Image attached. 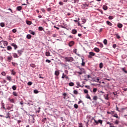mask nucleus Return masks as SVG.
I'll return each mask as SVG.
<instances>
[{"label": "nucleus", "mask_w": 127, "mask_h": 127, "mask_svg": "<svg viewBox=\"0 0 127 127\" xmlns=\"http://www.w3.org/2000/svg\"><path fill=\"white\" fill-rule=\"evenodd\" d=\"M93 120L94 121V123H93L94 126H97V125H99V124H100V125L103 124V120H98V121H97V120H96V119H94V118H92L91 119V121H93Z\"/></svg>", "instance_id": "nucleus-1"}, {"label": "nucleus", "mask_w": 127, "mask_h": 127, "mask_svg": "<svg viewBox=\"0 0 127 127\" xmlns=\"http://www.w3.org/2000/svg\"><path fill=\"white\" fill-rule=\"evenodd\" d=\"M64 59L66 62H73L74 61V58L72 57H65Z\"/></svg>", "instance_id": "nucleus-2"}, {"label": "nucleus", "mask_w": 127, "mask_h": 127, "mask_svg": "<svg viewBox=\"0 0 127 127\" xmlns=\"http://www.w3.org/2000/svg\"><path fill=\"white\" fill-rule=\"evenodd\" d=\"M89 55L88 56V58H90V59L92 58L93 56H95L96 55V54L93 53V52H90L89 53Z\"/></svg>", "instance_id": "nucleus-3"}, {"label": "nucleus", "mask_w": 127, "mask_h": 127, "mask_svg": "<svg viewBox=\"0 0 127 127\" xmlns=\"http://www.w3.org/2000/svg\"><path fill=\"white\" fill-rule=\"evenodd\" d=\"M17 53L19 56H21V55H22V53H23V50H17Z\"/></svg>", "instance_id": "nucleus-4"}, {"label": "nucleus", "mask_w": 127, "mask_h": 127, "mask_svg": "<svg viewBox=\"0 0 127 127\" xmlns=\"http://www.w3.org/2000/svg\"><path fill=\"white\" fill-rule=\"evenodd\" d=\"M74 42L73 41H71L70 42H69V43H68V45L69 47H72V46H73V45H74Z\"/></svg>", "instance_id": "nucleus-5"}, {"label": "nucleus", "mask_w": 127, "mask_h": 127, "mask_svg": "<svg viewBox=\"0 0 127 127\" xmlns=\"http://www.w3.org/2000/svg\"><path fill=\"white\" fill-rule=\"evenodd\" d=\"M62 79H64V78H65V79H69V77L67 76L66 74H64V73H63V76L62 77Z\"/></svg>", "instance_id": "nucleus-6"}, {"label": "nucleus", "mask_w": 127, "mask_h": 127, "mask_svg": "<svg viewBox=\"0 0 127 127\" xmlns=\"http://www.w3.org/2000/svg\"><path fill=\"white\" fill-rule=\"evenodd\" d=\"M11 46H13V47H14L15 50H16V49H17V45H15L14 43L11 44Z\"/></svg>", "instance_id": "nucleus-7"}, {"label": "nucleus", "mask_w": 127, "mask_h": 127, "mask_svg": "<svg viewBox=\"0 0 127 127\" xmlns=\"http://www.w3.org/2000/svg\"><path fill=\"white\" fill-rule=\"evenodd\" d=\"M13 56L14 58H18V57H19L18 56V55H17V54H16L15 53H13Z\"/></svg>", "instance_id": "nucleus-8"}, {"label": "nucleus", "mask_w": 127, "mask_h": 127, "mask_svg": "<svg viewBox=\"0 0 127 127\" xmlns=\"http://www.w3.org/2000/svg\"><path fill=\"white\" fill-rule=\"evenodd\" d=\"M59 74H60V72L58 70H56L55 72V75L56 76H59Z\"/></svg>", "instance_id": "nucleus-9"}, {"label": "nucleus", "mask_w": 127, "mask_h": 127, "mask_svg": "<svg viewBox=\"0 0 127 127\" xmlns=\"http://www.w3.org/2000/svg\"><path fill=\"white\" fill-rule=\"evenodd\" d=\"M16 9L18 10L19 11H20V10L22 9V7H21V6H18L17 7Z\"/></svg>", "instance_id": "nucleus-10"}, {"label": "nucleus", "mask_w": 127, "mask_h": 127, "mask_svg": "<svg viewBox=\"0 0 127 127\" xmlns=\"http://www.w3.org/2000/svg\"><path fill=\"white\" fill-rule=\"evenodd\" d=\"M81 59H82L81 66H85V64H86V63L84 62V59L83 58H81Z\"/></svg>", "instance_id": "nucleus-11"}, {"label": "nucleus", "mask_w": 127, "mask_h": 127, "mask_svg": "<svg viewBox=\"0 0 127 127\" xmlns=\"http://www.w3.org/2000/svg\"><path fill=\"white\" fill-rule=\"evenodd\" d=\"M106 23L107 24H108V25H109V26H112V25H113V24L111 23V22H110L109 21H107Z\"/></svg>", "instance_id": "nucleus-12"}, {"label": "nucleus", "mask_w": 127, "mask_h": 127, "mask_svg": "<svg viewBox=\"0 0 127 127\" xmlns=\"http://www.w3.org/2000/svg\"><path fill=\"white\" fill-rule=\"evenodd\" d=\"M86 98L87 99H89V100H90V101H92V99L91 98V97H90V95H89V94H87V95L86 96Z\"/></svg>", "instance_id": "nucleus-13"}, {"label": "nucleus", "mask_w": 127, "mask_h": 127, "mask_svg": "<svg viewBox=\"0 0 127 127\" xmlns=\"http://www.w3.org/2000/svg\"><path fill=\"white\" fill-rule=\"evenodd\" d=\"M71 33L72 34H76L77 33V31L76 29H73L72 30Z\"/></svg>", "instance_id": "nucleus-14"}, {"label": "nucleus", "mask_w": 127, "mask_h": 127, "mask_svg": "<svg viewBox=\"0 0 127 127\" xmlns=\"http://www.w3.org/2000/svg\"><path fill=\"white\" fill-rule=\"evenodd\" d=\"M114 118H116V119H118V120H120V117H119V116H118V114H115L113 115Z\"/></svg>", "instance_id": "nucleus-15"}, {"label": "nucleus", "mask_w": 127, "mask_h": 127, "mask_svg": "<svg viewBox=\"0 0 127 127\" xmlns=\"http://www.w3.org/2000/svg\"><path fill=\"white\" fill-rule=\"evenodd\" d=\"M117 26H118V27H119V28H122V27H123V25L122 24L119 23L117 24Z\"/></svg>", "instance_id": "nucleus-16"}, {"label": "nucleus", "mask_w": 127, "mask_h": 127, "mask_svg": "<svg viewBox=\"0 0 127 127\" xmlns=\"http://www.w3.org/2000/svg\"><path fill=\"white\" fill-rule=\"evenodd\" d=\"M73 53H75V54H76V55H78V56H80V55L77 54V49H75L73 50Z\"/></svg>", "instance_id": "nucleus-17"}, {"label": "nucleus", "mask_w": 127, "mask_h": 127, "mask_svg": "<svg viewBox=\"0 0 127 127\" xmlns=\"http://www.w3.org/2000/svg\"><path fill=\"white\" fill-rule=\"evenodd\" d=\"M103 8L104 10H107L108 9V6L104 5L103 6Z\"/></svg>", "instance_id": "nucleus-18"}, {"label": "nucleus", "mask_w": 127, "mask_h": 127, "mask_svg": "<svg viewBox=\"0 0 127 127\" xmlns=\"http://www.w3.org/2000/svg\"><path fill=\"white\" fill-rule=\"evenodd\" d=\"M12 49V48H11V47H10V46H8L7 47V50H8V51H10V50H11Z\"/></svg>", "instance_id": "nucleus-19"}, {"label": "nucleus", "mask_w": 127, "mask_h": 127, "mask_svg": "<svg viewBox=\"0 0 127 127\" xmlns=\"http://www.w3.org/2000/svg\"><path fill=\"white\" fill-rule=\"evenodd\" d=\"M94 51H95V52H100V49L98 48H94Z\"/></svg>", "instance_id": "nucleus-20"}, {"label": "nucleus", "mask_w": 127, "mask_h": 127, "mask_svg": "<svg viewBox=\"0 0 127 127\" xmlns=\"http://www.w3.org/2000/svg\"><path fill=\"white\" fill-rule=\"evenodd\" d=\"M6 78H7V80H8V81H9L10 82V81H11V76H6Z\"/></svg>", "instance_id": "nucleus-21"}, {"label": "nucleus", "mask_w": 127, "mask_h": 127, "mask_svg": "<svg viewBox=\"0 0 127 127\" xmlns=\"http://www.w3.org/2000/svg\"><path fill=\"white\" fill-rule=\"evenodd\" d=\"M8 101H9L11 103H14V99H13L8 98Z\"/></svg>", "instance_id": "nucleus-22"}, {"label": "nucleus", "mask_w": 127, "mask_h": 127, "mask_svg": "<svg viewBox=\"0 0 127 127\" xmlns=\"http://www.w3.org/2000/svg\"><path fill=\"white\" fill-rule=\"evenodd\" d=\"M12 94L13 96H14L15 97H17V96H18V95L17 94V93H16V92L15 91H13Z\"/></svg>", "instance_id": "nucleus-23"}, {"label": "nucleus", "mask_w": 127, "mask_h": 127, "mask_svg": "<svg viewBox=\"0 0 127 127\" xmlns=\"http://www.w3.org/2000/svg\"><path fill=\"white\" fill-rule=\"evenodd\" d=\"M29 33H30V34H32V35H35V33L31 30H29Z\"/></svg>", "instance_id": "nucleus-24"}, {"label": "nucleus", "mask_w": 127, "mask_h": 127, "mask_svg": "<svg viewBox=\"0 0 127 127\" xmlns=\"http://www.w3.org/2000/svg\"><path fill=\"white\" fill-rule=\"evenodd\" d=\"M103 43L105 44V45H107L108 44V40H107V39L104 40Z\"/></svg>", "instance_id": "nucleus-25"}, {"label": "nucleus", "mask_w": 127, "mask_h": 127, "mask_svg": "<svg viewBox=\"0 0 127 127\" xmlns=\"http://www.w3.org/2000/svg\"><path fill=\"white\" fill-rule=\"evenodd\" d=\"M93 100L94 101H97V100H98V96H94L93 98Z\"/></svg>", "instance_id": "nucleus-26"}, {"label": "nucleus", "mask_w": 127, "mask_h": 127, "mask_svg": "<svg viewBox=\"0 0 127 127\" xmlns=\"http://www.w3.org/2000/svg\"><path fill=\"white\" fill-rule=\"evenodd\" d=\"M46 56H50V52H46Z\"/></svg>", "instance_id": "nucleus-27"}, {"label": "nucleus", "mask_w": 127, "mask_h": 127, "mask_svg": "<svg viewBox=\"0 0 127 127\" xmlns=\"http://www.w3.org/2000/svg\"><path fill=\"white\" fill-rule=\"evenodd\" d=\"M12 89L13 90V91H15V90H16V86L13 85L12 86Z\"/></svg>", "instance_id": "nucleus-28"}, {"label": "nucleus", "mask_w": 127, "mask_h": 127, "mask_svg": "<svg viewBox=\"0 0 127 127\" xmlns=\"http://www.w3.org/2000/svg\"><path fill=\"white\" fill-rule=\"evenodd\" d=\"M11 74L12 75H15V74H16V72H15V71H14V70L12 69L11 71Z\"/></svg>", "instance_id": "nucleus-29"}, {"label": "nucleus", "mask_w": 127, "mask_h": 127, "mask_svg": "<svg viewBox=\"0 0 127 127\" xmlns=\"http://www.w3.org/2000/svg\"><path fill=\"white\" fill-rule=\"evenodd\" d=\"M30 66L31 67H32V68H35V67H36V65H35L34 64H32L30 65Z\"/></svg>", "instance_id": "nucleus-30"}, {"label": "nucleus", "mask_w": 127, "mask_h": 127, "mask_svg": "<svg viewBox=\"0 0 127 127\" xmlns=\"http://www.w3.org/2000/svg\"><path fill=\"white\" fill-rule=\"evenodd\" d=\"M83 91H84V94H88V93H89V91H88V90H87V89H84L83 90Z\"/></svg>", "instance_id": "nucleus-31"}, {"label": "nucleus", "mask_w": 127, "mask_h": 127, "mask_svg": "<svg viewBox=\"0 0 127 127\" xmlns=\"http://www.w3.org/2000/svg\"><path fill=\"white\" fill-rule=\"evenodd\" d=\"M99 81H100V79L98 77L96 79H96L93 80V82H99Z\"/></svg>", "instance_id": "nucleus-32"}, {"label": "nucleus", "mask_w": 127, "mask_h": 127, "mask_svg": "<svg viewBox=\"0 0 127 127\" xmlns=\"http://www.w3.org/2000/svg\"><path fill=\"white\" fill-rule=\"evenodd\" d=\"M73 94H74V95H78V91L74 90L73 91Z\"/></svg>", "instance_id": "nucleus-33"}, {"label": "nucleus", "mask_w": 127, "mask_h": 127, "mask_svg": "<svg viewBox=\"0 0 127 127\" xmlns=\"http://www.w3.org/2000/svg\"><path fill=\"white\" fill-rule=\"evenodd\" d=\"M79 0H73V3H78L79 2Z\"/></svg>", "instance_id": "nucleus-34"}, {"label": "nucleus", "mask_w": 127, "mask_h": 127, "mask_svg": "<svg viewBox=\"0 0 127 127\" xmlns=\"http://www.w3.org/2000/svg\"><path fill=\"white\" fill-rule=\"evenodd\" d=\"M27 38L28 39H31V36L30 34H28L27 35Z\"/></svg>", "instance_id": "nucleus-35"}, {"label": "nucleus", "mask_w": 127, "mask_h": 127, "mask_svg": "<svg viewBox=\"0 0 127 127\" xmlns=\"http://www.w3.org/2000/svg\"><path fill=\"white\" fill-rule=\"evenodd\" d=\"M122 71H123V72H125V73H127V71L126 70V68L125 67H123L122 68Z\"/></svg>", "instance_id": "nucleus-36"}, {"label": "nucleus", "mask_w": 127, "mask_h": 127, "mask_svg": "<svg viewBox=\"0 0 127 127\" xmlns=\"http://www.w3.org/2000/svg\"><path fill=\"white\" fill-rule=\"evenodd\" d=\"M34 93L35 94H38L39 93V91L36 89L34 90Z\"/></svg>", "instance_id": "nucleus-37"}, {"label": "nucleus", "mask_w": 127, "mask_h": 127, "mask_svg": "<svg viewBox=\"0 0 127 127\" xmlns=\"http://www.w3.org/2000/svg\"><path fill=\"white\" fill-rule=\"evenodd\" d=\"M80 72L82 73H85V69L84 68H80Z\"/></svg>", "instance_id": "nucleus-38"}, {"label": "nucleus", "mask_w": 127, "mask_h": 127, "mask_svg": "<svg viewBox=\"0 0 127 127\" xmlns=\"http://www.w3.org/2000/svg\"><path fill=\"white\" fill-rule=\"evenodd\" d=\"M74 108H75V109H78V108H79V106H78V104H74Z\"/></svg>", "instance_id": "nucleus-39"}, {"label": "nucleus", "mask_w": 127, "mask_h": 127, "mask_svg": "<svg viewBox=\"0 0 127 127\" xmlns=\"http://www.w3.org/2000/svg\"><path fill=\"white\" fill-rule=\"evenodd\" d=\"M0 25L1 27H4V25H5L4 23L3 22L0 23Z\"/></svg>", "instance_id": "nucleus-40"}, {"label": "nucleus", "mask_w": 127, "mask_h": 127, "mask_svg": "<svg viewBox=\"0 0 127 127\" xmlns=\"http://www.w3.org/2000/svg\"><path fill=\"white\" fill-rule=\"evenodd\" d=\"M108 19L112 20V19H114V17L113 16H109Z\"/></svg>", "instance_id": "nucleus-41"}, {"label": "nucleus", "mask_w": 127, "mask_h": 127, "mask_svg": "<svg viewBox=\"0 0 127 127\" xmlns=\"http://www.w3.org/2000/svg\"><path fill=\"white\" fill-rule=\"evenodd\" d=\"M99 68H100V69H102V68H103V63H101L99 64Z\"/></svg>", "instance_id": "nucleus-42"}, {"label": "nucleus", "mask_w": 127, "mask_h": 127, "mask_svg": "<svg viewBox=\"0 0 127 127\" xmlns=\"http://www.w3.org/2000/svg\"><path fill=\"white\" fill-rule=\"evenodd\" d=\"M69 86H70V87H73V86H74V83L73 82H70L69 83Z\"/></svg>", "instance_id": "nucleus-43"}, {"label": "nucleus", "mask_w": 127, "mask_h": 127, "mask_svg": "<svg viewBox=\"0 0 127 127\" xmlns=\"http://www.w3.org/2000/svg\"><path fill=\"white\" fill-rule=\"evenodd\" d=\"M27 24H28V25H30L31 24V21H26Z\"/></svg>", "instance_id": "nucleus-44"}, {"label": "nucleus", "mask_w": 127, "mask_h": 127, "mask_svg": "<svg viewBox=\"0 0 127 127\" xmlns=\"http://www.w3.org/2000/svg\"><path fill=\"white\" fill-rule=\"evenodd\" d=\"M38 29H39V30H40V31H42V30H43V27H39L38 28Z\"/></svg>", "instance_id": "nucleus-45"}, {"label": "nucleus", "mask_w": 127, "mask_h": 127, "mask_svg": "<svg viewBox=\"0 0 127 127\" xmlns=\"http://www.w3.org/2000/svg\"><path fill=\"white\" fill-rule=\"evenodd\" d=\"M27 85H28V86H31V85H32V82L31 81H29L27 83Z\"/></svg>", "instance_id": "nucleus-46"}, {"label": "nucleus", "mask_w": 127, "mask_h": 127, "mask_svg": "<svg viewBox=\"0 0 127 127\" xmlns=\"http://www.w3.org/2000/svg\"><path fill=\"white\" fill-rule=\"evenodd\" d=\"M119 123H120V121H119V120H116L115 121L114 124H115V125H118Z\"/></svg>", "instance_id": "nucleus-47"}, {"label": "nucleus", "mask_w": 127, "mask_h": 127, "mask_svg": "<svg viewBox=\"0 0 127 127\" xmlns=\"http://www.w3.org/2000/svg\"><path fill=\"white\" fill-rule=\"evenodd\" d=\"M1 75L2 76H5V75H6V73H5V72L4 71H2L1 73Z\"/></svg>", "instance_id": "nucleus-48"}, {"label": "nucleus", "mask_w": 127, "mask_h": 127, "mask_svg": "<svg viewBox=\"0 0 127 127\" xmlns=\"http://www.w3.org/2000/svg\"><path fill=\"white\" fill-rule=\"evenodd\" d=\"M116 36L117 37V38L118 39H120V38H121V36H120V35H119V34H116Z\"/></svg>", "instance_id": "nucleus-49"}, {"label": "nucleus", "mask_w": 127, "mask_h": 127, "mask_svg": "<svg viewBox=\"0 0 127 127\" xmlns=\"http://www.w3.org/2000/svg\"><path fill=\"white\" fill-rule=\"evenodd\" d=\"M86 21H87V20H86V19H82V22L83 23H86Z\"/></svg>", "instance_id": "nucleus-50"}, {"label": "nucleus", "mask_w": 127, "mask_h": 127, "mask_svg": "<svg viewBox=\"0 0 127 127\" xmlns=\"http://www.w3.org/2000/svg\"><path fill=\"white\" fill-rule=\"evenodd\" d=\"M46 120H47L46 118H44L42 120V123H45L46 122Z\"/></svg>", "instance_id": "nucleus-51"}, {"label": "nucleus", "mask_w": 127, "mask_h": 127, "mask_svg": "<svg viewBox=\"0 0 127 127\" xmlns=\"http://www.w3.org/2000/svg\"><path fill=\"white\" fill-rule=\"evenodd\" d=\"M12 32H13V33H16V29H13L12 30Z\"/></svg>", "instance_id": "nucleus-52"}, {"label": "nucleus", "mask_w": 127, "mask_h": 127, "mask_svg": "<svg viewBox=\"0 0 127 127\" xmlns=\"http://www.w3.org/2000/svg\"><path fill=\"white\" fill-rule=\"evenodd\" d=\"M46 62L47 63H51V61L49 60H46Z\"/></svg>", "instance_id": "nucleus-53"}, {"label": "nucleus", "mask_w": 127, "mask_h": 127, "mask_svg": "<svg viewBox=\"0 0 127 127\" xmlns=\"http://www.w3.org/2000/svg\"><path fill=\"white\" fill-rule=\"evenodd\" d=\"M85 88H87V89H91V87L89 85H85Z\"/></svg>", "instance_id": "nucleus-54"}, {"label": "nucleus", "mask_w": 127, "mask_h": 127, "mask_svg": "<svg viewBox=\"0 0 127 127\" xmlns=\"http://www.w3.org/2000/svg\"><path fill=\"white\" fill-rule=\"evenodd\" d=\"M11 64H12V65H13V66H15V65H16V63H15L13 62H12Z\"/></svg>", "instance_id": "nucleus-55"}, {"label": "nucleus", "mask_w": 127, "mask_h": 127, "mask_svg": "<svg viewBox=\"0 0 127 127\" xmlns=\"http://www.w3.org/2000/svg\"><path fill=\"white\" fill-rule=\"evenodd\" d=\"M4 44L5 45H6V46H7V45H8V43H7V42H6V41H4Z\"/></svg>", "instance_id": "nucleus-56"}, {"label": "nucleus", "mask_w": 127, "mask_h": 127, "mask_svg": "<svg viewBox=\"0 0 127 127\" xmlns=\"http://www.w3.org/2000/svg\"><path fill=\"white\" fill-rule=\"evenodd\" d=\"M59 4H60V5H63L64 3L62 1H60L59 2Z\"/></svg>", "instance_id": "nucleus-57"}, {"label": "nucleus", "mask_w": 127, "mask_h": 127, "mask_svg": "<svg viewBox=\"0 0 127 127\" xmlns=\"http://www.w3.org/2000/svg\"><path fill=\"white\" fill-rule=\"evenodd\" d=\"M77 24H78V26L82 27V24L80 23V22H78Z\"/></svg>", "instance_id": "nucleus-58"}, {"label": "nucleus", "mask_w": 127, "mask_h": 127, "mask_svg": "<svg viewBox=\"0 0 127 127\" xmlns=\"http://www.w3.org/2000/svg\"><path fill=\"white\" fill-rule=\"evenodd\" d=\"M53 37H54V38L57 37V34H53Z\"/></svg>", "instance_id": "nucleus-59"}, {"label": "nucleus", "mask_w": 127, "mask_h": 127, "mask_svg": "<svg viewBox=\"0 0 127 127\" xmlns=\"http://www.w3.org/2000/svg\"><path fill=\"white\" fill-rule=\"evenodd\" d=\"M97 88H93V92L94 93H96L97 92Z\"/></svg>", "instance_id": "nucleus-60"}, {"label": "nucleus", "mask_w": 127, "mask_h": 127, "mask_svg": "<svg viewBox=\"0 0 127 127\" xmlns=\"http://www.w3.org/2000/svg\"><path fill=\"white\" fill-rule=\"evenodd\" d=\"M20 105L22 106V107H23V101H21L20 102Z\"/></svg>", "instance_id": "nucleus-61"}, {"label": "nucleus", "mask_w": 127, "mask_h": 127, "mask_svg": "<svg viewBox=\"0 0 127 127\" xmlns=\"http://www.w3.org/2000/svg\"><path fill=\"white\" fill-rule=\"evenodd\" d=\"M116 47H117V45L116 44H114L113 45V48L115 49V48H116Z\"/></svg>", "instance_id": "nucleus-62"}, {"label": "nucleus", "mask_w": 127, "mask_h": 127, "mask_svg": "<svg viewBox=\"0 0 127 127\" xmlns=\"http://www.w3.org/2000/svg\"><path fill=\"white\" fill-rule=\"evenodd\" d=\"M106 104H107V105L108 106H111V103H110V102H107V103H106Z\"/></svg>", "instance_id": "nucleus-63"}, {"label": "nucleus", "mask_w": 127, "mask_h": 127, "mask_svg": "<svg viewBox=\"0 0 127 127\" xmlns=\"http://www.w3.org/2000/svg\"><path fill=\"white\" fill-rule=\"evenodd\" d=\"M47 11H51V8H47Z\"/></svg>", "instance_id": "nucleus-64"}]
</instances>
